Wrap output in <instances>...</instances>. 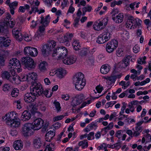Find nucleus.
Instances as JSON below:
<instances>
[{"label":"nucleus","instance_id":"29","mask_svg":"<svg viewBox=\"0 0 151 151\" xmlns=\"http://www.w3.org/2000/svg\"><path fill=\"white\" fill-rule=\"evenodd\" d=\"M107 80L106 82L109 85H111L114 83L116 79V77L112 76L108 77L106 78Z\"/></svg>","mask_w":151,"mask_h":151},{"label":"nucleus","instance_id":"58","mask_svg":"<svg viewBox=\"0 0 151 151\" xmlns=\"http://www.w3.org/2000/svg\"><path fill=\"white\" fill-rule=\"evenodd\" d=\"M23 38L24 40L27 42H29L31 40L32 38L28 34H25L24 35Z\"/></svg>","mask_w":151,"mask_h":151},{"label":"nucleus","instance_id":"12","mask_svg":"<svg viewBox=\"0 0 151 151\" xmlns=\"http://www.w3.org/2000/svg\"><path fill=\"white\" fill-rule=\"evenodd\" d=\"M44 121L40 118H38L35 120L32 124L34 130H38L41 129L43 126Z\"/></svg>","mask_w":151,"mask_h":151},{"label":"nucleus","instance_id":"13","mask_svg":"<svg viewBox=\"0 0 151 151\" xmlns=\"http://www.w3.org/2000/svg\"><path fill=\"white\" fill-rule=\"evenodd\" d=\"M135 19L132 16H130L128 17L126 25L127 28L130 29H134L136 28V24L135 23Z\"/></svg>","mask_w":151,"mask_h":151},{"label":"nucleus","instance_id":"60","mask_svg":"<svg viewBox=\"0 0 151 151\" xmlns=\"http://www.w3.org/2000/svg\"><path fill=\"white\" fill-rule=\"evenodd\" d=\"M123 54V51L122 49H119L116 51V55L119 57L122 55Z\"/></svg>","mask_w":151,"mask_h":151},{"label":"nucleus","instance_id":"64","mask_svg":"<svg viewBox=\"0 0 151 151\" xmlns=\"http://www.w3.org/2000/svg\"><path fill=\"white\" fill-rule=\"evenodd\" d=\"M75 8L72 6L70 5L67 12V14L70 13L73 14L75 11Z\"/></svg>","mask_w":151,"mask_h":151},{"label":"nucleus","instance_id":"53","mask_svg":"<svg viewBox=\"0 0 151 151\" xmlns=\"http://www.w3.org/2000/svg\"><path fill=\"white\" fill-rule=\"evenodd\" d=\"M114 49L109 46L108 44H107L106 46V50L107 52L109 53H111L113 52Z\"/></svg>","mask_w":151,"mask_h":151},{"label":"nucleus","instance_id":"16","mask_svg":"<svg viewBox=\"0 0 151 151\" xmlns=\"http://www.w3.org/2000/svg\"><path fill=\"white\" fill-rule=\"evenodd\" d=\"M12 34L14 38L17 40L19 41L22 40L23 38L22 35L18 29H13Z\"/></svg>","mask_w":151,"mask_h":151},{"label":"nucleus","instance_id":"39","mask_svg":"<svg viewBox=\"0 0 151 151\" xmlns=\"http://www.w3.org/2000/svg\"><path fill=\"white\" fill-rule=\"evenodd\" d=\"M45 33L43 32H37V34L35 35V38L37 40H41L43 37Z\"/></svg>","mask_w":151,"mask_h":151},{"label":"nucleus","instance_id":"40","mask_svg":"<svg viewBox=\"0 0 151 151\" xmlns=\"http://www.w3.org/2000/svg\"><path fill=\"white\" fill-rule=\"evenodd\" d=\"M19 91L17 88H14L12 91L11 95L12 97H16L19 95Z\"/></svg>","mask_w":151,"mask_h":151},{"label":"nucleus","instance_id":"8","mask_svg":"<svg viewBox=\"0 0 151 151\" xmlns=\"http://www.w3.org/2000/svg\"><path fill=\"white\" fill-rule=\"evenodd\" d=\"M40 23L42 25L39 26L37 31L45 33V28L48 25L50 22V17L49 15H47L44 18V17L42 15L40 17Z\"/></svg>","mask_w":151,"mask_h":151},{"label":"nucleus","instance_id":"49","mask_svg":"<svg viewBox=\"0 0 151 151\" xmlns=\"http://www.w3.org/2000/svg\"><path fill=\"white\" fill-rule=\"evenodd\" d=\"M5 58L4 55L0 54V66H4V65Z\"/></svg>","mask_w":151,"mask_h":151},{"label":"nucleus","instance_id":"22","mask_svg":"<svg viewBox=\"0 0 151 151\" xmlns=\"http://www.w3.org/2000/svg\"><path fill=\"white\" fill-rule=\"evenodd\" d=\"M97 127L96 122H93L89 124L85 128V130L86 132H88L91 129H96Z\"/></svg>","mask_w":151,"mask_h":151},{"label":"nucleus","instance_id":"15","mask_svg":"<svg viewBox=\"0 0 151 151\" xmlns=\"http://www.w3.org/2000/svg\"><path fill=\"white\" fill-rule=\"evenodd\" d=\"M76 60V57L74 55H72L64 59L63 60V62L65 64L70 65L75 63Z\"/></svg>","mask_w":151,"mask_h":151},{"label":"nucleus","instance_id":"3","mask_svg":"<svg viewBox=\"0 0 151 151\" xmlns=\"http://www.w3.org/2000/svg\"><path fill=\"white\" fill-rule=\"evenodd\" d=\"M2 71L1 72V77L4 79H6L13 84H18L21 81L20 77L16 74V72L14 73L12 71Z\"/></svg>","mask_w":151,"mask_h":151},{"label":"nucleus","instance_id":"1","mask_svg":"<svg viewBox=\"0 0 151 151\" xmlns=\"http://www.w3.org/2000/svg\"><path fill=\"white\" fill-rule=\"evenodd\" d=\"M30 92L25 94L23 98L25 102L27 104H31L34 102L36 99V96L44 95L48 98L51 96L47 95L48 91L46 89L44 90L40 83H34L30 87Z\"/></svg>","mask_w":151,"mask_h":151},{"label":"nucleus","instance_id":"45","mask_svg":"<svg viewBox=\"0 0 151 151\" xmlns=\"http://www.w3.org/2000/svg\"><path fill=\"white\" fill-rule=\"evenodd\" d=\"M55 135V132L54 131L50 130L48 131L46 134L45 136L46 137H48L49 138H50L49 141L52 139Z\"/></svg>","mask_w":151,"mask_h":151},{"label":"nucleus","instance_id":"11","mask_svg":"<svg viewBox=\"0 0 151 151\" xmlns=\"http://www.w3.org/2000/svg\"><path fill=\"white\" fill-rule=\"evenodd\" d=\"M0 33H1L2 35H4L6 37H0V46H3L5 47L9 46L10 45L11 42V40H10L7 39L9 38V37H7L5 32H4L0 31Z\"/></svg>","mask_w":151,"mask_h":151},{"label":"nucleus","instance_id":"42","mask_svg":"<svg viewBox=\"0 0 151 151\" xmlns=\"http://www.w3.org/2000/svg\"><path fill=\"white\" fill-rule=\"evenodd\" d=\"M113 123H110L109 125L106 127H105L101 129V132H104V133L105 134L107 132L106 130H109L111 129L113 127Z\"/></svg>","mask_w":151,"mask_h":151},{"label":"nucleus","instance_id":"23","mask_svg":"<svg viewBox=\"0 0 151 151\" xmlns=\"http://www.w3.org/2000/svg\"><path fill=\"white\" fill-rule=\"evenodd\" d=\"M18 4V2L15 1L9 4V6L10 8V11L12 14L13 15L14 14V10L17 8Z\"/></svg>","mask_w":151,"mask_h":151},{"label":"nucleus","instance_id":"35","mask_svg":"<svg viewBox=\"0 0 151 151\" xmlns=\"http://www.w3.org/2000/svg\"><path fill=\"white\" fill-rule=\"evenodd\" d=\"M29 6L27 4H26L24 6H20L18 12L24 13L25 12V10H28L30 8Z\"/></svg>","mask_w":151,"mask_h":151},{"label":"nucleus","instance_id":"5","mask_svg":"<svg viewBox=\"0 0 151 151\" xmlns=\"http://www.w3.org/2000/svg\"><path fill=\"white\" fill-rule=\"evenodd\" d=\"M22 63L29 70L35 68L36 63L33 59L29 57H23L22 59Z\"/></svg>","mask_w":151,"mask_h":151},{"label":"nucleus","instance_id":"55","mask_svg":"<svg viewBox=\"0 0 151 151\" xmlns=\"http://www.w3.org/2000/svg\"><path fill=\"white\" fill-rule=\"evenodd\" d=\"M94 132H91L89 134H88L87 139L88 140L93 139H94Z\"/></svg>","mask_w":151,"mask_h":151},{"label":"nucleus","instance_id":"27","mask_svg":"<svg viewBox=\"0 0 151 151\" xmlns=\"http://www.w3.org/2000/svg\"><path fill=\"white\" fill-rule=\"evenodd\" d=\"M33 143L35 147L37 148H40L42 145L41 140L40 138H37L34 139Z\"/></svg>","mask_w":151,"mask_h":151},{"label":"nucleus","instance_id":"59","mask_svg":"<svg viewBox=\"0 0 151 151\" xmlns=\"http://www.w3.org/2000/svg\"><path fill=\"white\" fill-rule=\"evenodd\" d=\"M116 101H113L109 102L107 103L106 104L105 106L106 107L108 108L110 106H112L116 103Z\"/></svg>","mask_w":151,"mask_h":151},{"label":"nucleus","instance_id":"19","mask_svg":"<svg viewBox=\"0 0 151 151\" xmlns=\"http://www.w3.org/2000/svg\"><path fill=\"white\" fill-rule=\"evenodd\" d=\"M123 15L122 14H119L116 16H113L112 17V20L116 23H121L123 21Z\"/></svg>","mask_w":151,"mask_h":151},{"label":"nucleus","instance_id":"61","mask_svg":"<svg viewBox=\"0 0 151 151\" xmlns=\"http://www.w3.org/2000/svg\"><path fill=\"white\" fill-rule=\"evenodd\" d=\"M92 9V7L90 6H88L83 8L82 9L84 11L85 10L86 12H90L91 11Z\"/></svg>","mask_w":151,"mask_h":151},{"label":"nucleus","instance_id":"36","mask_svg":"<svg viewBox=\"0 0 151 151\" xmlns=\"http://www.w3.org/2000/svg\"><path fill=\"white\" fill-rule=\"evenodd\" d=\"M55 149L54 145L52 143L48 144L44 151H53Z\"/></svg>","mask_w":151,"mask_h":151},{"label":"nucleus","instance_id":"31","mask_svg":"<svg viewBox=\"0 0 151 151\" xmlns=\"http://www.w3.org/2000/svg\"><path fill=\"white\" fill-rule=\"evenodd\" d=\"M72 44L73 48L75 50H78L80 49L81 46L78 40L76 39H73V41Z\"/></svg>","mask_w":151,"mask_h":151},{"label":"nucleus","instance_id":"26","mask_svg":"<svg viewBox=\"0 0 151 151\" xmlns=\"http://www.w3.org/2000/svg\"><path fill=\"white\" fill-rule=\"evenodd\" d=\"M34 116V114H22L21 119L23 121H26Z\"/></svg>","mask_w":151,"mask_h":151},{"label":"nucleus","instance_id":"44","mask_svg":"<svg viewBox=\"0 0 151 151\" xmlns=\"http://www.w3.org/2000/svg\"><path fill=\"white\" fill-rule=\"evenodd\" d=\"M32 47L28 46L25 47L24 50V52L25 55H30Z\"/></svg>","mask_w":151,"mask_h":151},{"label":"nucleus","instance_id":"52","mask_svg":"<svg viewBox=\"0 0 151 151\" xmlns=\"http://www.w3.org/2000/svg\"><path fill=\"white\" fill-rule=\"evenodd\" d=\"M108 21V17L104 18L103 19L100 20L102 25H103V27H105L107 24Z\"/></svg>","mask_w":151,"mask_h":151},{"label":"nucleus","instance_id":"47","mask_svg":"<svg viewBox=\"0 0 151 151\" xmlns=\"http://www.w3.org/2000/svg\"><path fill=\"white\" fill-rule=\"evenodd\" d=\"M11 86L8 84H4L3 87V90L4 91L8 92L11 89Z\"/></svg>","mask_w":151,"mask_h":151},{"label":"nucleus","instance_id":"62","mask_svg":"<svg viewBox=\"0 0 151 151\" xmlns=\"http://www.w3.org/2000/svg\"><path fill=\"white\" fill-rule=\"evenodd\" d=\"M79 18L78 17H76L75 19L74 22L73 24V25L74 27H77L79 25Z\"/></svg>","mask_w":151,"mask_h":151},{"label":"nucleus","instance_id":"14","mask_svg":"<svg viewBox=\"0 0 151 151\" xmlns=\"http://www.w3.org/2000/svg\"><path fill=\"white\" fill-rule=\"evenodd\" d=\"M58 53H60L58 58L64 59L67 54V49L63 46L58 47Z\"/></svg>","mask_w":151,"mask_h":151},{"label":"nucleus","instance_id":"28","mask_svg":"<svg viewBox=\"0 0 151 151\" xmlns=\"http://www.w3.org/2000/svg\"><path fill=\"white\" fill-rule=\"evenodd\" d=\"M26 77V78L28 81H31L32 80L35 81L37 79V75L36 73L32 72L27 75Z\"/></svg>","mask_w":151,"mask_h":151},{"label":"nucleus","instance_id":"41","mask_svg":"<svg viewBox=\"0 0 151 151\" xmlns=\"http://www.w3.org/2000/svg\"><path fill=\"white\" fill-rule=\"evenodd\" d=\"M81 103V101H79L76 98L73 99L71 102V105L73 107L78 105Z\"/></svg>","mask_w":151,"mask_h":151},{"label":"nucleus","instance_id":"30","mask_svg":"<svg viewBox=\"0 0 151 151\" xmlns=\"http://www.w3.org/2000/svg\"><path fill=\"white\" fill-rule=\"evenodd\" d=\"M47 63L45 61H43L39 65V69L41 72H45L47 70Z\"/></svg>","mask_w":151,"mask_h":151},{"label":"nucleus","instance_id":"10","mask_svg":"<svg viewBox=\"0 0 151 151\" xmlns=\"http://www.w3.org/2000/svg\"><path fill=\"white\" fill-rule=\"evenodd\" d=\"M20 63L19 61L16 58H12L10 59L8 66V70L12 71V73H14V72H15L14 70V67L17 66H19Z\"/></svg>","mask_w":151,"mask_h":151},{"label":"nucleus","instance_id":"37","mask_svg":"<svg viewBox=\"0 0 151 151\" xmlns=\"http://www.w3.org/2000/svg\"><path fill=\"white\" fill-rule=\"evenodd\" d=\"M131 58L130 56L128 55L125 57L122 60V62L124 63L125 67L129 65V60Z\"/></svg>","mask_w":151,"mask_h":151},{"label":"nucleus","instance_id":"63","mask_svg":"<svg viewBox=\"0 0 151 151\" xmlns=\"http://www.w3.org/2000/svg\"><path fill=\"white\" fill-rule=\"evenodd\" d=\"M15 69L17 70V72L19 73L22 71V69L21 68L20 63H19V66H17L14 67V70H15Z\"/></svg>","mask_w":151,"mask_h":151},{"label":"nucleus","instance_id":"34","mask_svg":"<svg viewBox=\"0 0 151 151\" xmlns=\"http://www.w3.org/2000/svg\"><path fill=\"white\" fill-rule=\"evenodd\" d=\"M89 50L86 48H83L81 49L79 52V54L82 57L86 56L88 54Z\"/></svg>","mask_w":151,"mask_h":151},{"label":"nucleus","instance_id":"43","mask_svg":"<svg viewBox=\"0 0 151 151\" xmlns=\"http://www.w3.org/2000/svg\"><path fill=\"white\" fill-rule=\"evenodd\" d=\"M38 53V50L36 48L32 47L30 55L32 57H35L37 55Z\"/></svg>","mask_w":151,"mask_h":151},{"label":"nucleus","instance_id":"25","mask_svg":"<svg viewBox=\"0 0 151 151\" xmlns=\"http://www.w3.org/2000/svg\"><path fill=\"white\" fill-rule=\"evenodd\" d=\"M26 112V113H40V112L37 111V109L36 107L33 106H29V108L28 109V110H25L22 113H24Z\"/></svg>","mask_w":151,"mask_h":151},{"label":"nucleus","instance_id":"6","mask_svg":"<svg viewBox=\"0 0 151 151\" xmlns=\"http://www.w3.org/2000/svg\"><path fill=\"white\" fill-rule=\"evenodd\" d=\"M11 18V15L9 13L6 14V17L4 22L0 23V31L5 32L7 37H9V32L7 27L9 24V20Z\"/></svg>","mask_w":151,"mask_h":151},{"label":"nucleus","instance_id":"17","mask_svg":"<svg viewBox=\"0 0 151 151\" xmlns=\"http://www.w3.org/2000/svg\"><path fill=\"white\" fill-rule=\"evenodd\" d=\"M17 118L15 116L12 119V121L9 123V124L8 125L10 126L11 127H19L20 125V122L18 119H17Z\"/></svg>","mask_w":151,"mask_h":151},{"label":"nucleus","instance_id":"4","mask_svg":"<svg viewBox=\"0 0 151 151\" xmlns=\"http://www.w3.org/2000/svg\"><path fill=\"white\" fill-rule=\"evenodd\" d=\"M56 45V42L54 40H51L48 42L46 44L43 46L41 51L44 56H48L54 48Z\"/></svg>","mask_w":151,"mask_h":151},{"label":"nucleus","instance_id":"9","mask_svg":"<svg viewBox=\"0 0 151 151\" xmlns=\"http://www.w3.org/2000/svg\"><path fill=\"white\" fill-rule=\"evenodd\" d=\"M110 33L106 31L104 34L100 35L97 38L96 42L99 44H103L108 41L110 37Z\"/></svg>","mask_w":151,"mask_h":151},{"label":"nucleus","instance_id":"7","mask_svg":"<svg viewBox=\"0 0 151 151\" xmlns=\"http://www.w3.org/2000/svg\"><path fill=\"white\" fill-rule=\"evenodd\" d=\"M34 130L32 125L30 123H26L24 124L22 127V133L25 137L33 134Z\"/></svg>","mask_w":151,"mask_h":151},{"label":"nucleus","instance_id":"57","mask_svg":"<svg viewBox=\"0 0 151 151\" xmlns=\"http://www.w3.org/2000/svg\"><path fill=\"white\" fill-rule=\"evenodd\" d=\"M127 115H125L123 114H121L118 116V119L120 120H124V119L127 120Z\"/></svg>","mask_w":151,"mask_h":151},{"label":"nucleus","instance_id":"33","mask_svg":"<svg viewBox=\"0 0 151 151\" xmlns=\"http://www.w3.org/2000/svg\"><path fill=\"white\" fill-rule=\"evenodd\" d=\"M66 70L62 68L58 69L57 72L58 76L60 78H62L66 74Z\"/></svg>","mask_w":151,"mask_h":151},{"label":"nucleus","instance_id":"50","mask_svg":"<svg viewBox=\"0 0 151 151\" xmlns=\"http://www.w3.org/2000/svg\"><path fill=\"white\" fill-rule=\"evenodd\" d=\"M76 98L79 101H81V103L82 101L85 99L86 97L83 94L81 93L77 95Z\"/></svg>","mask_w":151,"mask_h":151},{"label":"nucleus","instance_id":"46","mask_svg":"<svg viewBox=\"0 0 151 151\" xmlns=\"http://www.w3.org/2000/svg\"><path fill=\"white\" fill-rule=\"evenodd\" d=\"M137 101H132L130 102L131 105H129V111L131 112H133L134 111V107L133 106V105H135L137 104Z\"/></svg>","mask_w":151,"mask_h":151},{"label":"nucleus","instance_id":"20","mask_svg":"<svg viewBox=\"0 0 151 151\" xmlns=\"http://www.w3.org/2000/svg\"><path fill=\"white\" fill-rule=\"evenodd\" d=\"M22 142L21 140L15 141L14 143L13 147L16 150H20L22 148L23 145Z\"/></svg>","mask_w":151,"mask_h":151},{"label":"nucleus","instance_id":"32","mask_svg":"<svg viewBox=\"0 0 151 151\" xmlns=\"http://www.w3.org/2000/svg\"><path fill=\"white\" fill-rule=\"evenodd\" d=\"M107 44L114 49H116L118 45V42L115 40H112L111 41L108 42Z\"/></svg>","mask_w":151,"mask_h":151},{"label":"nucleus","instance_id":"21","mask_svg":"<svg viewBox=\"0 0 151 151\" xmlns=\"http://www.w3.org/2000/svg\"><path fill=\"white\" fill-rule=\"evenodd\" d=\"M93 26L94 29L97 31L101 30L104 28L100 20L95 22Z\"/></svg>","mask_w":151,"mask_h":151},{"label":"nucleus","instance_id":"2","mask_svg":"<svg viewBox=\"0 0 151 151\" xmlns=\"http://www.w3.org/2000/svg\"><path fill=\"white\" fill-rule=\"evenodd\" d=\"M73 81L75 89L78 91L81 90L86 84L84 75L81 72L75 74L73 78Z\"/></svg>","mask_w":151,"mask_h":151},{"label":"nucleus","instance_id":"24","mask_svg":"<svg viewBox=\"0 0 151 151\" xmlns=\"http://www.w3.org/2000/svg\"><path fill=\"white\" fill-rule=\"evenodd\" d=\"M110 70V67L108 65H104L101 67L100 71L101 73L103 74H106L108 73Z\"/></svg>","mask_w":151,"mask_h":151},{"label":"nucleus","instance_id":"48","mask_svg":"<svg viewBox=\"0 0 151 151\" xmlns=\"http://www.w3.org/2000/svg\"><path fill=\"white\" fill-rule=\"evenodd\" d=\"M31 11L29 12V14H31L33 13L35 14H36L37 12H39V10L38 9V7H37L33 5L31 7Z\"/></svg>","mask_w":151,"mask_h":151},{"label":"nucleus","instance_id":"18","mask_svg":"<svg viewBox=\"0 0 151 151\" xmlns=\"http://www.w3.org/2000/svg\"><path fill=\"white\" fill-rule=\"evenodd\" d=\"M14 114H6L2 117V119L4 121L6 124H9V123L12 121L13 118Z\"/></svg>","mask_w":151,"mask_h":151},{"label":"nucleus","instance_id":"56","mask_svg":"<svg viewBox=\"0 0 151 151\" xmlns=\"http://www.w3.org/2000/svg\"><path fill=\"white\" fill-rule=\"evenodd\" d=\"M65 116L61 115L58 116L54 117L53 118V121L54 122L60 120L62 119Z\"/></svg>","mask_w":151,"mask_h":151},{"label":"nucleus","instance_id":"51","mask_svg":"<svg viewBox=\"0 0 151 151\" xmlns=\"http://www.w3.org/2000/svg\"><path fill=\"white\" fill-rule=\"evenodd\" d=\"M91 100H88L86 101L83 102L81 104V105L80 108H82L88 105L91 103Z\"/></svg>","mask_w":151,"mask_h":151},{"label":"nucleus","instance_id":"38","mask_svg":"<svg viewBox=\"0 0 151 151\" xmlns=\"http://www.w3.org/2000/svg\"><path fill=\"white\" fill-rule=\"evenodd\" d=\"M78 145L80 146H81L83 149L87 148L88 146V144L87 140H84L81 141L78 143Z\"/></svg>","mask_w":151,"mask_h":151},{"label":"nucleus","instance_id":"54","mask_svg":"<svg viewBox=\"0 0 151 151\" xmlns=\"http://www.w3.org/2000/svg\"><path fill=\"white\" fill-rule=\"evenodd\" d=\"M54 104L55 105V107L57 111V112H59V111L61 109L60 103L58 102L55 101Z\"/></svg>","mask_w":151,"mask_h":151}]
</instances>
